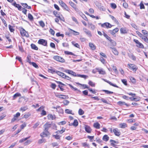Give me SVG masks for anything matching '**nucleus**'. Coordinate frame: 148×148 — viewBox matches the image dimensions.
Masks as SVG:
<instances>
[{"label": "nucleus", "mask_w": 148, "mask_h": 148, "mask_svg": "<svg viewBox=\"0 0 148 148\" xmlns=\"http://www.w3.org/2000/svg\"><path fill=\"white\" fill-rule=\"evenodd\" d=\"M38 44L47 47V42L46 40L43 39H40L38 42Z\"/></svg>", "instance_id": "obj_1"}, {"label": "nucleus", "mask_w": 148, "mask_h": 148, "mask_svg": "<svg viewBox=\"0 0 148 148\" xmlns=\"http://www.w3.org/2000/svg\"><path fill=\"white\" fill-rule=\"evenodd\" d=\"M20 33L22 36H25L27 37H28L29 35L27 32L23 28L20 29Z\"/></svg>", "instance_id": "obj_2"}, {"label": "nucleus", "mask_w": 148, "mask_h": 148, "mask_svg": "<svg viewBox=\"0 0 148 148\" xmlns=\"http://www.w3.org/2000/svg\"><path fill=\"white\" fill-rule=\"evenodd\" d=\"M134 41L137 44L136 46L137 47L141 49L144 48V46L143 44L140 42L138 40L134 39Z\"/></svg>", "instance_id": "obj_3"}, {"label": "nucleus", "mask_w": 148, "mask_h": 148, "mask_svg": "<svg viewBox=\"0 0 148 148\" xmlns=\"http://www.w3.org/2000/svg\"><path fill=\"white\" fill-rule=\"evenodd\" d=\"M128 66L129 69L132 70L133 71H136L138 68L136 66L133 64H128Z\"/></svg>", "instance_id": "obj_4"}, {"label": "nucleus", "mask_w": 148, "mask_h": 148, "mask_svg": "<svg viewBox=\"0 0 148 148\" xmlns=\"http://www.w3.org/2000/svg\"><path fill=\"white\" fill-rule=\"evenodd\" d=\"M54 59L57 61L62 62H64L65 61V60L63 58L58 56H54Z\"/></svg>", "instance_id": "obj_5"}, {"label": "nucleus", "mask_w": 148, "mask_h": 148, "mask_svg": "<svg viewBox=\"0 0 148 148\" xmlns=\"http://www.w3.org/2000/svg\"><path fill=\"white\" fill-rule=\"evenodd\" d=\"M59 2L63 8L65 9L66 10L69 11L68 8L66 4L64 3L61 0H59Z\"/></svg>", "instance_id": "obj_6"}, {"label": "nucleus", "mask_w": 148, "mask_h": 148, "mask_svg": "<svg viewBox=\"0 0 148 148\" xmlns=\"http://www.w3.org/2000/svg\"><path fill=\"white\" fill-rule=\"evenodd\" d=\"M64 72L71 74L74 76L76 77V73L73 71L69 69H66L64 71Z\"/></svg>", "instance_id": "obj_7"}, {"label": "nucleus", "mask_w": 148, "mask_h": 148, "mask_svg": "<svg viewBox=\"0 0 148 148\" xmlns=\"http://www.w3.org/2000/svg\"><path fill=\"white\" fill-rule=\"evenodd\" d=\"M96 69L100 74L104 75L106 73L104 70L102 68H97Z\"/></svg>", "instance_id": "obj_8"}, {"label": "nucleus", "mask_w": 148, "mask_h": 148, "mask_svg": "<svg viewBox=\"0 0 148 148\" xmlns=\"http://www.w3.org/2000/svg\"><path fill=\"white\" fill-rule=\"evenodd\" d=\"M49 133L48 130H44V131L40 134V136L42 137L47 136L49 134Z\"/></svg>", "instance_id": "obj_9"}, {"label": "nucleus", "mask_w": 148, "mask_h": 148, "mask_svg": "<svg viewBox=\"0 0 148 148\" xmlns=\"http://www.w3.org/2000/svg\"><path fill=\"white\" fill-rule=\"evenodd\" d=\"M101 26L107 28H110L112 27V25L108 23H105L101 24Z\"/></svg>", "instance_id": "obj_10"}, {"label": "nucleus", "mask_w": 148, "mask_h": 148, "mask_svg": "<svg viewBox=\"0 0 148 148\" xmlns=\"http://www.w3.org/2000/svg\"><path fill=\"white\" fill-rule=\"evenodd\" d=\"M84 128L86 131L88 133H90L91 132L92 129L91 128L87 125H85L84 126Z\"/></svg>", "instance_id": "obj_11"}, {"label": "nucleus", "mask_w": 148, "mask_h": 148, "mask_svg": "<svg viewBox=\"0 0 148 148\" xmlns=\"http://www.w3.org/2000/svg\"><path fill=\"white\" fill-rule=\"evenodd\" d=\"M56 96L57 97L62 99H67L68 98V96L66 95L56 94Z\"/></svg>", "instance_id": "obj_12"}, {"label": "nucleus", "mask_w": 148, "mask_h": 148, "mask_svg": "<svg viewBox=\"0 0 148 148\" xmlns=\"http://www.w3.org/2000/svg\"><path fill=\"white\" fill-rule=\"evenodd\" d=\"M113 132L115 135L119 136L121 134V132L118 129L116 128L113 130Z\"/></svg>", "instance_id": "obj_13"}, {"label": "nucleus", "mask_w": 148, "mask_h": 148, "mask_svg": "<svg viewBox=\"0 0 148 148\" xmlns=\"http://www.w3.org/2000/svg\"><path fill=\"white\" fill-rule=\"evenodd\" d=\"M121 33L122 34H125L127 33L128 30L125 27H122L121 28L120 30Z\"/></svg>", "instance_id": "obj_14"}, {"label": "nucleus", "mask_w": 148, "mask_h": 148, "mask_svg": "<svg viewBox=\"0 0 148 148\" xmlns=\"http://www.w3.org/2000/svg\"><path fill=\"white\" fill-rule=\"evenodd\" d=\"M55 109H56V111L59 113L63 114V110L60 106L57 107L56 108L54 107Z\"/></svg>", "instance_id": "obj_15"}, {"label": "nucleus", "mask_w": 148, "mask_h": 148, "mask_svg": "<svg viewBox=\"0 0 148 148\" xmlns=\"http://www.w3.org/2000/svg\"><path fill=\"white\" fill-rule=\"evenodd\" d=\"M110 48L111 49L113 53L115 55L117 56L119 54V52L117 49L114 48H112L111 47H110Z\"/></svg>", "instance_id": "obj_16"}, {"label": "nucleus", "mask_w": 148, "mask_h": 148, "mask_svg": "<svg viewBox=\"0 0 148 148\" xmlns=\"http://www.w3.org/2000/svg\"><path fill=\"white\" fill-rule=\"evenodd\" d=\"M83 29L85 32V33L87 35L91 37L92 36V34L91 33L90 31L87 29L86 28H84Z\"/></svg>", "instance_id": "obj_17"}, {"label": "nucleus", "mask_w": 148, "mask_h": 148, "mask_svg": "<svg viewBox=\"0 0 148 148\" xmlns=\"http://www.w3.org/2000/svg\"><path fill=\"white\" fill-rule=\"evenodd\" d=\"M12 5L18 8V9L19 10H21L22 8L21 6L18 4H17L15 2L13 3L12 4Z\"/></svg>", "instance_id": "obj_18"}, {"label": "nucleus", "mask_w": 148, "mask_h": 148, "mask_svg": "<svg viewBox=\"0 0 148 148\" xmlns=\"http://www.w3.org/2000/svg\"><path fill=\"white\" fill-rule=\"evenodd\" d=\"M69 3L70 5L76 11L78 10V9L76 8V5L72 1H69Z\"/></svg>", "instance_id": "obj_19"}, {"label": "nucleus", "mask_w": 148, "mask_h": 148, "mask_svg": "<svg viewBox=\"0 0 148 148\" xmlns=\"http://www.w3.org/2000/svg\"><path fill=\"white\" fill-rule=\"evenodd\" d=\"M65 128L64 127H62L61 130L57 131L56 132V133H57V134H58L59 133L60 134H62L65 131Z\"/></svg>", "instance_id": "obj_20"}, {"label": "nucleus", "mask_w": 148, "mask_h": 148, "mask_svg": "<svg viewBox=\"0 0 148 148\" xmlns=\"http://www.w3.org/2000/svg\"><path fill=\"white\" fill-rule=\"evenodd\" d=\"M44 127L45 130H48L51 127V124L46 123L44 125Z\"/></svg>", "instance_id": "obj_21"}, {"label": "nucleus", "mask_w": 148, "mask_h": 148, "mask_svg": "<svg viewBox=\"0 0 148 148\" xmlns=\"http://www.w3.org/2000/svg\"><path fill=\"white\" fill-rule=\"evenodd\" d=\"M21 96V95L20 93L17 92L13 96V100H14L15 99L18 97H20Z\"/></svg>", "instance_id": "obj_22"}, {"label": "nucleus", "mask_w": 148, "mask_h": 148, "mask_svg": "<svg viewBox=\"0 0 148 148\" xmlns=\"http://www.w3.org/2000/svg\"><path fill=\"white\" fill-rule=\"evenodd\" d=\"M100 124L98 122L94 123L93 124V126L95 128L97 129H99L100 127Z\"/></svg>", "instance_id": "obj_23"}, {"label": "nucleus", "mask_w": 148, "mask_h": 148, "mask_svg": "<svg viewBox=\"0 0 148 148\" xmlns=\"http://www.w3.org/2000/svg\"><path fill=\"white\" fill-rule=\"evenodd\" d=\"M89 46L92 50H95V46L93 43L91 42L89 43Z\"/></svg>", "instance_id": "obj_24"}, {"label": "nucleus", "mask_w": 148, "mask_h": 148, "mask_svg": "<svg viewBox=\"0 0 148 148\" xmlns=\"http://www.w3.org/2000/svg\"><path fill=\"white\" fill-rule=\"evenodd\" d=\"M78 124V122L76 120H74L73 122V123H71V125H73L74 126L76 127L77 126Z\"/></svg>", "instance_id": "obj_25"}, {"label": "nucleus", "mask_w": 148, "mask_h": 148, "mask_svg": "<svg viewBox=\"0 0 148 148\" xmlns=\"http://www.w3.org/2000/svg\"><path fill=\"white\" fill-rule=\"evenodd\" d=\"M28 109L27 107V106H25L21 107L19 110L21 111H22V112H23L24 111H25L27 110Z\"/></svg>", "instance_id": "obj_26"}, {"label": "nucleus", "mask_w": 148, "mask_h": 148, "mask_svg": "<svg viewBox=\"0 0 148 148\" xmlns=\"http://www.w3.org/2000/svg\"><path fill=\"white\" fill-rule=\"evenodd\" d=\"M88 25L89 27L91 29L94 30L95 28V26L92 23H89Z\"/></svg>", "instance_id": "obj_27"}, {"label": "nucleus", "mask_w": 148, "mask_h": 148, "mask_svg": "<svg viewBox=\"0 0 148 148\" xmlns=\"http://www.w3.org/2000/svg\"><path fill=\"white\" fill-rule=\"evenodd\" d=\"M129 57L132 60H136V57L133 55L132 54H129Z\"/></svg>", "instance_id": "obj_28"}, {"label": "nucleus", "mask_w": 148, "mask_h": 148, "mask_svg": "<svg viewBox=\"0 0 148 148\" xmlns=\"http://www.w3.org/2000/svg\"><path fill=\"white\" fill-rule=\"evenodd\" d=\"M109 137L107 135H104L103 137V140L106 141H108L109 140Z\"/></svg>", "instance_id": "obj_29"}, {"label": "nucleus", "mask_w": 148, "mask_h": 148, "mask_svg": "<svg viewBox=\"0 0 148 148\" xmlns=\"http://www.w3.org/2000/svg\"><path fill=\"white\" fill-rule=\"evenodd\" d=\"M147 36H143L141 38L146 42L148 43V38H147Z\"/></svg>", "instance_id": "obj_30"}, {"label": "nucleus", "mask_w": 148, "mask_h": 148, "mask_svg": "<svg viewBox=\"0 0 148 148\" xmlns=\"http://www.w3.org/2000/svg\"><path fill=\"white\" fill-rule=\"evenodd\" d=\"M29 64L32 65L33 66L36 68H38V65L35 62H30Z\"/></svg>", "instance_id": "obj_31"}, {"label": "nucleus", "mask_w": 148, "mask_h": 148, "mask_svg": "<svg viewBox=\"0 0 148 148\" xmlns=\"http://www.w3.org/2000/svg\"><path fill=\"white\" fill-rule=\"evenodd\" d=\"M135 120L134 119H130L127 120V121L129 123H131L135 122Z\"/></svg>", "instance_id": "obj_32"}, {"label": "nucleus", "mask_w": 148, "mask_h": 148, "mask_svg": "<svg viewBox=\"0 0 148 148\" xmlns=\"http://www.w3.org/2000/svg\"><path fill=\"white\" fill-rule=\"evenodd\" d=\"M80 16L85 20L88 21V19L85 16V15L83 13H82L81 14H80Z\"/></svg>", "instance_id": "obj_33"}, {"label": "nucleus", "mask_w": 148, "mask_h": 148, "mask_svg": "<svg viewBox=\"0 0 148 148\" xmlns=\"http://www.w3.org/2000/svg\"><path fill=\"white\" fill-rule=\"evenodd\" d=\"M31 47L32 49H33L36 50H37L38 49V47L35 44H32L31 45Z\"/></svg>", "instance_id": "obj_34"}, {"label": "nucleus", "mask_w": 148, "mask_h": 148, "mask_svg": "<svg viewBox=\"0 0 148 148\" xmlns=\"http://www.w3.org/2000/svg\"><path fill=\"white\" fill-rule=\"evenodd\" d=\"M142 33L144 35V36H148V32L147 31L143 30L142 31Z\"/></svg>", "instance_id": "obj_35"}, {"label": "nucleus", "mask_w": 148, "mask_h": 148, "mask_svg": "<svg viewBox=\"0 0 148 148\" xmlns=\"http://www.w3.org/2000/svg\"><path fill=\"white\" fill-rule=\"evenodd\" d=\"M120 127L122 128H124L127 127V125L126 123H123L120 124Z\"/></svg>", "instance_id": "obj_36"}, {"label": "nucleus", "mask_w": 148, "mask_h": 148, "mask_svg": "<svg viewBox=\"0 0 148 148\" xmlns=\"http://www.w3.org/2000/svg\"><path fill=\"white\" fill-rule=\"evenodd\" d=\"M118 104L120 106H122L123 105H125L127 106V104L124 102L119 101L118 102Z\"/></svg>", "instance_id": "obj_37"}, {"label": "nucleus", "mask_w": 148, "mask_h": 148, "mask_svg": "<svg viewBox=\"0 0 148 148\" xmlns=\"http://www.w3.org/2000/svg\"><path fill=\"white\" fill-rule=\"evenodd\" d=\"M72 44L74 45L75 47L79 48V45L77 43H75V42L74 41H72Z\"/></svg>", "instance_id": "obj_38"}, {"label": "nucleus", "mask_w": 148, "mask_h": 148, "mask_svg": "<svg viewBox=\"0 0 148 148\" xmlns=\"http://www.w3.org/2000/svg\"><path fill=\"white\" fill-rule=\"evenodd\" d=\"M65 112L66 113L68 114H72V111L71 110H70L69 109H66L65 110Z\"/></svg>", "instance_id": "obj_39"}, {"label": "nucleus", "mask_w": 148, "mask_h": 148, "mask_svg": "<svg viewBox=\"0 0 148 148\" xmlns=\"http://www.w3.org/2000/svg\"><path fill=\"white\" fill-rule=\"evenodd\" d=\"M109 41L110 43L112 44V45L114 46H116V43L114 40H112L111 39Z\"/></svg>", "instance_id": "obj_40"}, {"label": "nucleus", "mask_w": 148, "mask_h": 148, "mask_svg": "<svg viewBox=\"0 0 148 148\" xmlns=\"http://www.w3.org/2000/svg\"><path fill=\"white\" fill-rule=\"evenodd\" d=\"M29 137L30 136L24 138L22 139L19 141V142L20 143H22L28 139Z\"/></svg>", "instance_id": "obj_41"}, {"label": "nucleus", "mask_w": 148, "mask_h": 148, "mask_svg": "<svg viewBox=\"0 0 148 148\" xmlns=\"http://www.w3.org/2000/svg\"><path fill=\"white\" fill-rule=\"evenodd\" d=\"M110 142H111V144L113 145H114L115 144H118L119 143V142L118 141H116L112 140H111Z\"/></svg>", "instance_id": "obj_42"}, {"label": "nucleus", "mask_w": 148, "mask_h": 148, "mask_svg": "<svg viewBox=\"0 0 148 148\" xmlns=\"http://www.w3.org/2000/svg\"><path fill=\"white\" fill-rule=\"evenodd\" d=\"M78 113L79 115H81L84 114V112L83 110L80 109L79 110Z\"/></svg>", "instance_id": "obj_43"}, {"label": "nucleus", "mask_w": 148, "mask_h": 148, "mask_svg": "<svg viewBox=\"0 0 148 148\" xmlns=\"http://www.w3.org/2000/svg\"><path fill=\"white\" fill-rule=\"evenodd\" d=\"M103 91L105 92L106 93L108 94H111L113 93V92L109 91L107 90H103Z\"/></svg>", "instance_id": "obj_44"}, {"label": "nucleus", "mask_w": 148, "mask_h": 148, "mask_svg": "<svg viewBox=\"0 0 148 148\" xmlns=\"http://www.w3.org/2000/svg\"><path fill=\"white\" fill-rule=\"evenodd\" d=\"M111 7L112 8L114 9H115L116 8V6L115 4L114 3H112L110 4Z\"/></svg>", "instance_id": "obj_45"}, {"label": "nucleus", "mask_w": 148, "mask_h": 148, "mask_svg": "<svg viewBox=\"0 0 148 148\" xmlns=\"http://www.w3.org/2000/svg\"><path fill=\"white\" fill-rule=\"evenodd\" d=\"M28 18L30 20H33V16L30 13L28 14Z\"/></svg>", "instance_id": "obj_46"}, {"label": "nucleus", "mask_w": 148, "mask_h": 148, "mask_svg": "<svg viewBox=\"0 0 148 148\" xmlns=\"http://www.w3.org/2000/svg\"><path fill=\"white\" fill-rule=\"evenodd\" d=\"M8 27L9 29L11 32H13L14 31V29L13 28V27L11 25H8Z\"/></svg>", "instance_id": "obj_47"}, {"label": "nucleus", "mask_w": 148, "mask_h": 148, "mask_svg": "<svg viewBox=\"0 0 148 148\" xmlns=\"http://www.w3.org/2000/svg\"><path fill=\"white\" fill-rule=\"evenodd\" d=\"M53 137H54L56 139H59L60 138L61 136L59 135L56 134V135H53Z\"/></svg>", "instance_id": "obj_48"}, {"label": "nucleus", "mask_w": 148, "mask_h": 148, "mask_svg": "<svg viewBox=\"0 0 148 148\" xmlns=\"http://www.w3.org/2000/svg\"><path fill=\"white\" fill-rule=\"evenodd\" d=\"M64 53H65L66 54L75 55L73 53L71 52H69V51H65Z\"/></svg>", "instance_id": "obj_49"}, {"label": "nucleus", "mask_w": 148, "mask_h": 148, "mask_svg": "<svg viewBox=\"0 0 148 148\" xmlns=\"http://www.w3.org/2000/svg\"><path fill=\"white\" fill-rule=\"evenodd\" d=\"M49 32L50 34L53 35H54L55 34V31L51 28L50 29Z\"/></svg>", "instance_id": "obj_50"}, {"label": "nucleus", "mask_w": 148, "mask_h": 148, "mask_svg": "<svg viewBox=\"0 0 148 148\" xmlns=\"http://www.w3.org/2000/svg\"><path fill=\"white\" fill-rule=\"evenodd\" d=\"M136 33L141 38L143 36L142 34L138 31H136Z\"/></svg>", "instance_id": "obj_51"}, {"label": "nucleus", "mask_w": 148, "mask_h": 148, "mask_svg": "<svg viewBox=\"0 0 148 148\" xmlns=\"http://www.w3.org/2000/svg\"><path fill=\"white\" fill-rule=\"evenodd\" d=\"M56 36L57 37L61 36L62 38L64 37V35L63 34H60V32H58L56 34Z\"/></svg>", "instance_id": "obj_52"}, {"label": "nucleus", "mask_w": 148, "mask_h": 148, "mask_svg": "<svg viewBox=\"0 0 148 148\" xmlns=\"http://www.w3.org/2000/svg\"><path fill=\"white\" fill-rule=\"evenodd\" d=\"M69 86L72 89L74 90H75L76 91L77 90L78 91H80L76 88L74 87L73 86L71 85L70 84H69Z\"/></svg>", "instance_id": "obj_53"}, {"label": "nucleus", "mask_w": 148, "mask_h": 148, "mask_svg": "<svg viewBox=\"0 0 148 148\" xmlns=\"http://www.w3.org/2000/svg\"><path fill=\"white\" fill-rule=\"evenodd\" d=\"M104 36L109 41L111 39L110 37L104 33Z\"/></svg>", "instance_id": "obj_54"}, {"label": "nucleus", "mask_w": 148, "mask_h": 148, "mask_svg": "<svg viewBox=\"0 0 148 148\" xmlns=\"http://www.w3.org/2000/svg\"><path fill=\"white\" fill-rule=\"evenodd\" d=\"M88 84L89 85L92 87H94L95 86V84L91 81H89Z\"/></svg>", "instance_id": "obj_55"}, {"label": "nucleus", "mask_w": 148, "mask_h": 148, "mask_svg": "<svg viewBox=\"0 0 148 148\" xmlns=\"http://www.w3.org/2000/svg\"><path fill=\"white\" fill-rule=\"evenodd\" d=\"M140 100V97L137 98H134L133 99V100H132V101H139Z\"/></svg>", "instance_id": "obj_56"}, {"label": "nucleus", "mask_w": 148, "mask_h": 148, "mask_svg": "<svg viewBox=\"0 0 148 148\" xmlns=\"http://www.w3.org/2000/svg\"><path fill=\"white\" fill-rule=\"evenodd\" d=\"M87 138L90 139V140L92 142V140L94 138V136H87Z\"/></svg>", "instance_id": "obj_57"}, {"label": "nucleus", "mask_w": 148, "mask_h": 148, "mask_svg": "<svg viewBox=\"0 0 148 148\" xmlns=\"http://www.w3.org/2000/svg\"><path fill=\"white\" fill-rule=\"evenodd\" d=\"M62 46L64 47H68L69 46L68 43L66 42H64L62 44Z\"/></svg>", "instance_id": "obj_58"}, {"label": "nucleus", "mask_w": 148, "mask_h": 148, "mask_svg": "<svg viewBox=\"0 0 148 148\" xmlns=\"http://www.w3.org/2000/svg\"><path fill=\"white\" fill-rule=\"evenodd\" d=\"M66 123V122L65 121H63L59 122L58 123V124L59 125H64Z\"/></svg>", "instance_id": "obj_59"}, {"label": "nucleus", "mask_w": 148, "mask_h": 148, "mask_svg": "<svg viewBox=\"0 0 148 148\" xmlns=\"http://www.w3.org/2000/svg\"><path fill=\"white\" fill-rule=\"evenodd\" d=\"M40 123L38 122L36 123L33 126V128L34 129L36 128L39 125Z\"/></svg>", "instance_id": "obj_60"}, {"label": "nucleus", "mask_w": 148, "mask_h": 148, "mask_svg": "<svg viewBox=\"0 0 148 148\" xmlns=\"http://www.w3.org/2000/svg\"><path fill=\"white\" fill-rule=\"evenodd\" d=\"M50 46L52 48L55 49L56 48V46L55 44L52 42H51L50 44Z\"/></svg>", "instance_id": "obj_61"}, {"label": "nucleus", "mask_w": 148, "mask_h": 148, "mask_svg": "<svg viewBox=\"0 0 148 148\" xmlns=\"http://www.w3.org/2000/svg\"><path fill=\"white\" fill-rule=\"evenodd\" d=\"M63 103L64 105H67L69 103V102L67 100H65L63 101Z\"/></svg>", "instance_id": "obj_62"}, {"label": "nucleus", "mask_w": 148, "mask_h": 148, "mask_svg": "<svg viewBox=\"0 0 148 148\" xmlns=\"http://www.w3.org/2000/svg\"><path fill=\"white\" fill-rule=\"evenodd\" d=\"M39 24H40V25L42 27H44L45 26V24L42 21H40Z\"/></svg>", "instance_id": "obj_63"}, {"label": "nucleus", "mask_w": 148, "mask_h": 148, "mask_svg": "<svg viewBox=\"0 0 148 148\" xmlns=\"http://www.w3.org/2000/svg\"><path fill=\"white\" fill-rule=\"evenodd\" d=\"M56 86V84L53 83H52L51 86V87L54 89H55Z\"/></svg>", "instance_id": "obj_64"}]
</instances>
